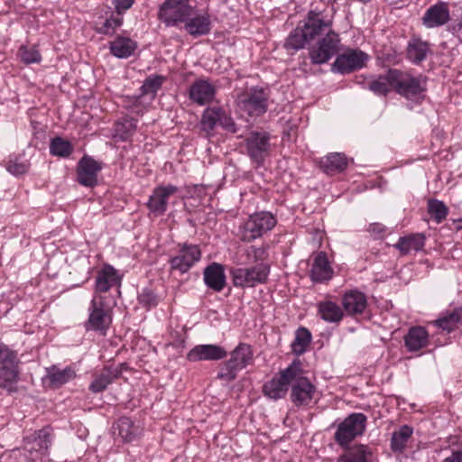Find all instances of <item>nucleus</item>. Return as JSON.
<instances>
[{
  "instance_id": "obj_43",
  "label": "nucleus",
  "mask_w": 462,
  "mask_h": 462,
  "mask_svg": "<svg viewBox=\"0 0 462 462\" xmlns=\"http://www.w3.org/2000/svg\"><path fill=\"white\" fill-rule=\"evenodd\" d=\"M428 213L436 223L439 224L446 219L448 208L443 201L430 199L428 200Z\"/></svg>"
},
{
  "instance_id": "obj_1",
  "label": "nucleus",
  "mask_w": 462,
  "mask_h": 462,
  "mask_svg": "<svg viewBox=\"0 0 462 462\" xmlns=\"http://www.w3.org/2000/svg\"><path fill=\"white\" fill-rule=\"evenodd\" d=\"M333 30V15L326 9H311L287 37L285 48L299 51L310 43Z\"/></svg>"
},
{
  "instance_id": "obj_48",
  "label": "nucleus",
  "mask_w": 462,
  "mask_h": 462,
  "mask_svg": "<svg viewBox=\"0 0 462 462\" xmlns=\"http://www.w3.org/2000/svg\"><path fill=\"white\" fill-rule=\"evenodd\" d=\"M29 164L20 158H10L6 164V170L14 176L24 174L28 171Z\"/></svg>"
},
{
  "instance_id": "obj_40",
  "label": "nucleus",
  "mask_w": 462,
  "mask_h": 462,
  "mask_svg": "<svg viewBox=\"0 0 462 462\" xmlns=\"http://www.w3.org/2000/svg\"><path fill=\"white\" fill-rule=\"evenodd\" d=\"M311 340L312 336L310 330L304 327L299 328L295 331L294 339L291 344V352L298 356L303 355L310 345Z\"/></svg>"
},
{
  "instance_id": "obj_13",
  "label": "nucleus",
  "mask_w": 462,
  "mask_h": 462,
  "mask_svg": "<svg viewBox=\"0 0 462 462\" xmlns=\"http://www.w3.org/2000/svg\"><path fill=\"white\" fill-rule=\"evenodd\" d=\"M268 95L263 88H251L237 97L241 110L251 116H259L267 110Z\"/></svg>"
},
{
  "instance_id": "obj_39",
  "label": "nucleus",
  "mask_w": 462,
  "mask_h": 462,
  "mask_svg": "<svg viewBox=\"0 0 462 462\" xmlns=\"http://www.w3.org/2000/svg\"><path fill=\"white\" fill-rule=\"evenodd\" d=\"M430 51L429 43L420 39H413L409 42L407 57L414 64H419L427 58Z\"/></svg>"
},
{
  "instance_id": "obj_32",
  "label": "nucleus",
  "mask_w": 462,
  "mask_h": 462,
  "mask_svg": "<svg viewBox=\"0 0 462 462\" xmlns=\"http://www.w3.org/2000/svg\"><path fill=\"white\" fill-rule=\"evenodd\" d=\"M116 429L118 430V437L124 442H132L142 434L140 424L133 421L128 417H121L116 422Z\"/></svg>"
},
{
  "instance_id": "obj_8",
  "label": "nucleus",
  "mask_w": 462,
  "mask_h": 462,
  "mask_svg": "<svg viewBox=\"0 0 462 462\" xmlns=\"http://www.w3.org/2000/svg\"><path fill=\"white\" fill-rule=\"evenodd\" d=\"M367 418L364 413L349 414L337 427L334 439L341 447H347L356 437L362 436L366 428Z\"/></svg>"
},
{
  "instance_id": "obj_25",
  "label": "nucleus",
  "mask_w": 462,
  "mask_h": 462,
  "mask_svg": "<svg viewBox=\"0 0 462 462\" xmlns=\"http://www.w3.org/2000/svg\"><path fill=\"white\" fill-rule=\"evenodd\" d=\"M122 276L110 264H104L98 271L95 282V295L107 292L111 288L121 285Z\"/></svg>"
},
{
  "instance_id": "obj_51",
  "label": "nucleus",
  "mask_w": 462,
  "mask_h": 462,
  "mask_svg": "<svg viewBox=\"0 0 462 462\" xmlns=\"http://www.w3.org/2000/svg\"><path fill=\"white\" fill-rule=\"evenodd\" d=\"M367 231L374 236V238H382L386 231V227L380 223L370 224Z\"/></svg>"
},
{
  "instance_id": "obj_4",
  "label": "nucleus",
  "mask_w": 462,
  "mask_h": 462,
  "mask_svg": "<svg viewBox=\"0 0 462 462\" xmlns=\"http://www.w3.org/2000/svg\"><path fill=\"white\" fill-rule=\"evenodd\" d=\"M18 353L0 342V388L14 391L19 380Z\"/></svg>"
},
{
  "instance_id": "obj_24",
  "label": "nucleus",
  "mask_w": 462,
  "mask_h": 462,
  "mask_svg": "<svg viewBox=\"0 0 462 462\" xmlns=\"http://www.w3.org/2000/svg\"><path fill=\"white\" fill-rule=\"evenodd\" d=\"M125 367V364L105 366L98 374L94 375V379L89 384V391L94 393L104 392L109 384L121 376Z\"/></svg>"
},
{
  "instance_id": "obj_28",
  "label": "nucleus",
  "mask_w": 462,
  "mask_h": 462,
  "mask_svg": "<svg viewBox=\"0 0 462 462\" xmlns=\"http://www.w3.org/2000/svg\"><path fill=\"white\" fill-rule=\"evenodd\" d=\"M366 305V296L357 290L348 291L342 297V306L349 315L363 313Z\"/></svg>"
},
{
  "instance_id": "obj_37",
  "label": "nucleus",
  "mask_w": 462,
  "mask_h": 462,
  "mask_svg": "<svg viewBox=\"0 0 462 462\" xmlns=\"http://www.w3.org/2000/svg\"><path fill=\"white\" fill-rule=\"evenodd\" d=\"M76 377V372L71 367L59 369L56 367L49 368L47 378L52 387L58 388Z\"/></svg>"
},
{
  "instance_id": "obj_3",
  "label": "nucleus",
  "mask_w": 462,
  "mask_h": 462,
  "mask_svg": "<svg viewBox=\"0 0 462 462\" xmlns=\"http://www.w3.org/2000/svg\"><path fill=\"white\" fill-rule=\"evenodd\" d=\"M276 224L277 219L271 212H255L239 226V238L245 243H251L270 232Z\"/></svg>"
},
{
  "instance_id": "obj_7",
  "label": "nucleus",
  "mask_w": 462,
  "mask_h": 462,
  "mask_svg": "<svg viewBox=\"0 0 462 462\" xmlns=\"http://www.w3.org/2000/svg\"><path fill=\"white\" fill-rule=\"evenodd\" d=\"M300 360L294 359L291 364L280 372L279 376L273 377L263 385L264 394L273 400L283 398L293 379H296L300 372Z\"/></svg>"
},
{
  "instance_id": "obj_20",
  "label": "nucleus",
  "mask_w": 462,
  "mask_h": 462,
  "mask_svg": "<svg viewBox=\"0 0 462 462\" xmlns=\"http://www.w3.org/2000/svg\"><path fill=\"white\" fill-rule=\"evenodd\" d=\"M450 20L449 6L447 2L439 1L430 5L421 17V23L427 29L443 26Z\"/></svg>"
},
{
  "instance_id": "obj_17",
  "label": "nucleus",
  "mask_w": 462,
  "mask_h": 462,
  "mask_svg": "<svg viewBox=\"0 0 462 462\" xmlns=\"http://www.w3.org/2000/svg\"><path fill=\"white\" fill-rule=\"evenodd\" d=\"M368 56L357 50H348L347 51L337 56L331 66L333 72L347 74L365 66Z\"/></svg>"
},
{
  "instance_id": "obj_5",
  "label": "nucleus",
  "mask_w": 462,
  "mask_h": 462,
  "mask_svg": "<svg viewBox=\"0 0 462 462\" xmlns=\"http://www.w3.org/2000/svg\"><path fill=\"white\" fill-rule=\"evenodd\" d=\"M253 350L248 344L239 343L231 352L230 358L221 366L217 377L226 382L236 379L237 373L253 362Z\"/></svg>"
},
{
  "instance_id": "obj_30",
  "label": "nucleus",
  "mask_w": 462,
  "mask_h": 462,
  "mask_svg": "<svg viewBox=\"0 0 462 462\" xmlns=\"http://www.w3.org/2000/svg\"><path fill=\"white\" fill-rule=\"evenodd\" d=\"M137 49V43L129 37L116 36L109 42L110 53L118 59H127Z\"/></svg>"
},
{
  "instance_id": "obj_53",
  "label": "nucleus",
  "mask_w": 462,
  "mask_h": 462,
  "mask_svg": "<svg viewBox=\"0 0 462 462\" xmlns=\"http://www.w3.org/2000/svg\"><path fill=\"white\" fill-rule=\"evenodd\" d=\"M443 462H462V451H455L446 457Z\"/></svg>"
},
{
  "instance_id": "obj_31",
  "label": "nucleus",
  "mask_w": 462,
  "mask_h": 462,
  "mask_svg": "<svg viewBox=\"0 0 462 462\" xmlns=\"http://www.w3.org/2000/svg\"><path fill=\"white\" fill-rule=\"evenodd\" d=\"M425 239V236L420 233L411 234L401 236L393 246L400 251L402 255H406L422 250Z\"/></svg>"
},
{
  "instance_id": "obj_41",
  "label": "nucleus",
  "mask_w": 462,
  "mask_h": 462,
  "mask_svg": "<svg viewBox=\"0 0 462 462\" xmlns=\"http://www.w3.org/2000/svg\"><path fill=\"white\" fill-rule=\"evenodd\" d=\"M412 433L413 429L408 425H402L398 430L393 432L391 438L392 450L393 452H402Z\"/></svg>"
},
{
  "instance_id": "obj_45",
  "label": "nucleus",
  "mask_w": 462,
  "mask_h": 462,
  "mask_svg": "<svg viewBox=\"0 0 462 462\" xmlns=\"http://www.w3.org/2000/svg\"><path fill=\"white\" fill-rule=\"evenodd\" d=\"M123 23V16L116 13V15L112 14L107 18L97 29V32L102 34L110 35L113 34L116 28L120 27Z\"/></svg>"
},
{
  "instance_id": "obj_22",
  "label": "nucleus",
  "mask_w": 462,
  "mask_h": 462,
  "mask_svg": "<svg viewBox=\"0 0 462 462\" xmlns=\"http://www.w3.org/2000/svg\"><path fill=\"white\" fill-rule=\"evenodd\" d=\"M216 86L207 79H197L189 87V99L199 105L205 106L212 102L216 96Z\"/></svg>"
},
{
  "instance_id": "obj_6",
  "label": "nucleus",
  "mask_w": 462,
  "mask_h": 462,
  "mask_svg": "<svg viewBox=\"0 0 462 462\" xmlns=\"http://www.w3.org/2000/svg\"><path fill=\"white\" fill-rule=\"evenodd\" d=\"M192 14L193 6L189 0H165L159 7L158 19L167 27H176Z\"/></svg>"
},
{
  "instance_id": "obj_19",
  "label": "nucleus",
  "mask_w": 462,
  "mask_h": 462,
  "mask_svg": "<svg viewBox=\"0 0 462 462\" xmlns=\"http://www.w3.org/2000/svg\"><path fill=\"white\" fill-rule=\"evenodd\" d=\"M101 169L102 165L100 162L90 156L84 155L78 163V182L85 187L96 186L97 183V174Z\"/></svg>"
},
{
  "instance_id": "obj_44",
  "label": "nucleus",
  "mask_w": 462,
  "mask_h": 462,
  "mask_svg": "<svg viewBox=\"0 0 462 462\" xmlns=\"http://www.w3.org/2000/svg\"><path fill=\"white\" fill-rule=\"evenodd\" d=\"M164 81V76L150 75L145 79L141 87L142 95H151L152 97H154Z\"/></svg>"
},
{
  "instance_id": "obj_11",
  "label": "nucleus",
  "mask_w": 462,
  "mask_h": 462,
  "mask_svg": "<svg viewBox=\"0 0 462 462\" xmlns=\"http://www.w3.org/2000/svg\"><path fill=\"white\" fill-rule=\"evenodd\" d=\"M200 125L202 131H204L207 135H211L216 126H220L225 131L232 134L237 132L234 119L220 106L206 108L202 113Z\"/></svg>"
},
{
  "instance_id": "obj_27",
  "label": "nucleus",
  "mask_w": 462,
  "mask_h": 462,
  "mask_svg": "<svg viewBox=\"0 0 462 462\" xmlns=\"http://www.w3.org/2000/svg\"><path fill=\"white\" fill-rule=\"evenodd\" d=\"M203 280L208 288L216 292L222 291L226 284L224 266L218 263H210L204 269Z\"/></svg>"
},
{
  "instance_id": "obj_9",
  "label": "nucleus",
  "mask_w": 462,
  "mask_h": 462,
  "mask_svg": "<svg viewBox=\"0 0 462 462\" xmlns=\"http://www.w3.org/2000/svg\"><path fill=\"white\" fill-rule=\"evenodd\" d=\"M316 44L310 49V59L313 64H324L341 50L339 34L330 31L316 40Z\"/></svg>"
},
{
  "instance_id": "obj_33",
  "label": "nucleus",
  "mask_w": 462,
  "mask_h": 462,
  "mask_svg": "<svg viewBox=\"0 0 462 462\" xmlns=\"http://www.w3.org/2000/svg\"><path fill=\"white\" fill-rule=\"evenodd\" d=\"M434 325L447 332L455 330L462 325V308L447 310L434 321Z\"/></svg>"
},
{
  "instance_id": "obj_14",
  "label": "nucleus",
  "mask_w": 462,
  "mask_h": 462,
  "mask_svg": "<svg viewBox=\"0 0 462 462\" xmlns=\"http://www.w3.org/2000/svg\"><path fill=\"white\" fill-rule=\"evenodd\" d=\"M270 146V134L266 132H251L245 138L246 153L257 165H263Z\"/></svg>"
},
{
  "instance_id": "obj_52",
  "label": "nucleus",
  "mask_w": 462,
  "mask_h": 462,
  "mask_svg": "<svg viewBox=\"0 0 462 462\" xmlns=\"http://www.w3.org/2000/svg\"><path fill=\"white\" fill-rule=\"evenodd\" d=\"M450 31L454 36L462 42V17L451 25Z\"/></svg>"
},
{
  "instance_id": "obj_50",
  "label": "nucleus",
  "mask_w": 462,
  "mask_h": 462,
  "mask_svg": "<svg viewBox=\"0 0 462 462\" xmlns=\"http://www.w3.org/2000/svg\"><path fill=\"white\" fill-rule=\"evenodd\" d=\"M116 13L123 14L126 10L130 9L134 0H112Z\"/></svg>"
},
{
  "instance_id": "obj_21",
  "label": "nucleus",
  "mask_w": 462,
  "mask_h": 462,
  "mask_svg": "<svg viewBox=\"0 0 462 462\" xmlns=\"http://www.w3.org/2000/svg\"><path fill=\"white\" fill-rule=\"evenodd\" d=\"M227 355L226 350L218 345L205 344L198 345L191 348L187 354L189 362L218 361L224 359Z\"/></svg>"
},
{
  "instance_id": "obj_2",
  "label": "nucleus",
  "mask_w": 462,
  "mask_h": 462,
  "mask_svg": "<svg viewBox=\"0 0 462 462\" xmlns=\"http://www.w3.org/2000/svg\"><path fill=\"white\" fill-rule=\"evenodd\" d=\"M269 246L250 245L245 249V255L249 262L254 265L250 267L234 268L231 271V277L235 287L245 288L254 287L258 284L267 282L271 271L269 258Z\"/></svg>"
},
{
  "instance_id": "obj_34",
  "label": "nucleus",
  "mask_w": 462,
  "mask_h": 462,
  "mask_svg": "<svg viewBox=\"0 0 462 462\" xmlns=\"http://www.w3.org/2000/svg\"><path fill=\"white\" fill-rule=\"evenodd\" d=\"M393 69H389L386 74L371 79L367 82V88L376 96H386L391 88H394L395 81L392 79Z\"/></svg>"
},
{
  "instance_id": "obj_12",
  "label": "nucleus",
  "mask_w": 462,
  "mask_h": 462,
  "mask_svg": "<svg viewBox=\"0 0 462 462\" xmlns=\"http://www.w3.org/2000/svg\"><path fill=\"white\" fill-rule=\"evenodd\" d=\"M88 319L86 323L87 329L106 333L112 322L111 309L106 305L105 297L94 295L88 308Z\"/></svg>"
},
{
  "instance_id": "obj_47",
  "label": "nucleus",
  "mask_w": 462,
  "mask_h": 462,
  "mask_svg": "<svg viewBox=\"0 0 462 462\" xmlns=\"http://www.w3.org/2000/svg\"><path fill=\"white\" fill-rule=\"evenodd\" d=\"M367 448L365 446H358L356 449L343 455L342 462H367Z\"/></svg>"
},
{
  "instance_id": "obj_36",
  "label": "nucleus",
  "mask_w": 462,
  "mask_h": 462,
  "mask_svg": "<svg viewBox=\"0 0 462 462\" xmlns=\"http://www.w3.org/2000/svg\"><path fill=\"white\" fill-rule=\"evenodd\" d=\"M136 131V121L134 118H123L116 123L113 138L116 141H128Z\"/></svg>"
},
{
  "instance_id": "obj_46",
  "label": "nucleus",
  "mask_w": 462,
  "mask_h": 462,
  "mask_svg": "<svg viewBox=\"0 0 462 462\" xmlns=\"http://www.w3.org/2000/svg\"><path fill=\"white\" fill-rule=\"evenodd\" d=\"M18 54L25 64L39 63L42 60V56L35 47L21 46Z\"/></svg>"
},
{
  "instance_id": "obj_35",
  "label": "nucleus",
  "mask_w": 462,
  "mask_h": 462,
  "mask_svg": "<svg viewBox=\"0 0 462 462\" xmlns=\"http://www.w3.org/2000/svg\"><path fill=\"white\" fill-rule=\"evenodd\" d=\"M348 160L344 153L332 152L323 158L320 162L321 168L328 174L342 172L346 169Z\"/></svg>"
},
{
  "instance_id": "obj_16",
  "label": "nucleus",
  "mask_w": 462,
  "mask_h": 462,
  "mask_svg": "<svg viewBox=\"0 0 462 462\" xmlns=\"http://www.w3.org/2000/svg\"><path fill=\"white\" fill-rule=\"evenodd\" d=\"M303 374L302 364L300 363L299 374L291 383V400L297 407L308 406L316 392V387Z\"/></svg>"
},
{
  "instance_id": "obj_23",
  "label": "nucleus",
  "mask_w": 462,
  "mask_h": 462,
  "mask_svg": "<svg viewBox=\"0 0 462 462\" xmlns=\"http://www.w3.org/2000/svg\"><path fill=\"white\" fill-rule=\"evenodd\" d=\"M184 28L187 32L193 37L208 34L211 30L209 14L206 11L199 13L193 6V14L189 15V18L185 20Z\"/></svg>"
},
{
  "instance_id": "obj_10",
  "label": "nucleus",
  "mask_w": 462,
  "mask_h": 462,
  "mask_svg": "<svg viewBox=\"0 0 462 462\" xmlns=\"http://www.w3.org/2000/svg\"><path fill=\"white\" fill-rule=\"evenodd\" d=\"M201 257L202 252L199 245L178 244L176 254L169 260L171 270L184 274L195 266Z\"/></svg>"
},
{
  "instance_id": "obj_42",
  "label": "nucleus",
  "mask_w": 462,
  "mask_h": 462,
  "mask_svg": "<svg viewBox=\"0 0 462 462\" xmlns=\"http://www.w3.org/2000/svg\"><path fill=\"white\" fill-rule=\"evenodd\" d=\"M50 152L54 156L67 158L73 152V146L61 137H54L51 140Z\"/></svg>"
},
{
  "instance_id": "obj_38",
  "label": "nucleus",
  "mask_w": 462,
  "mask_h": 462,
  "mask_svg": "<svg viewBox=\"0 0 462 462\" xmlns=\"http://www.w3.org/2000/svg\"><path fill=\"white\" fill-rule=\"evenodd\" d=\"M318 309L321 319L327 322L338 323L343 319V310L333 301L319 302Z\"/></svg>"
},
{
  "instance_id": "obj_29",
  "label": "nucleus",
  "mask_w": 462,
  "mask_h": 462,
  "mask_svg": "<svg viewBox=\"0 0 462 462\" xmlns=\"http://www.w3.org/2000/svg\"><path fill=\"white\" fill-rule=\"evenodd\" d=\"M405 346L410 352H416L429 344V333L425 328L417 326L408 330L404 337Z\"/></svg>"
},
{
  "instance_id": "obj_26",
  "label": "nucleus",
  "mask_w": 462,
  "mask_h": 462,
  "mask_svg": "<svg viewBox=\"0 0 462 462\" xmlns=\"http://www.w3.org/2000/svg\"><path fill=\"white\" fill-rule=\"evenodd\" d=\"M333 269L324 252H319L313 259L310 272V280L316 283H322L329 281L333 276Z\"/></svg>"
},
{
  "instance_id": "obj_49",
  "label": "nucleus",
  "mask_w": 462,
  "mask_h": 462,
  "mask_svg": "<svg viewBox=\"0 0 462 462\" xmlns=\"http://www.w3.org/2000/svg\"><path fill=\"white\" fill-rule=\"evenodd\" d=\"M138 300L141 305L146 309L153 308L157 305V297L150 289H143L138 296Z\"/></svg>"
},
{
  "instance_id": "obj_18",
  "label": "nucleus",
  "mask_w": 462,
  "mask_h": 462,
  "mask_svg": "<svg viewBox=\"0 0 462 462\" xmlns=\"http://www.w3.org/2000/svg\"><path fill=\"white\" fill-rule=\"evenodd\" d=\"M178 190L179 188L172 184L160 185L154 188L146 203L150 214L154 217L164 215L168 209L169 198L177 193Z\"/></svg>"
},
{
  "instance_id": "obj_15",
  "label": "nucleus",
  "mask_w": 462,
  "mask_h": 462,
  "mask_svg": "<svg viewBox=\"0 0 462 462\" xmlns=\"http://www.w3.org/2000/svg\"><path fill=\"white\" fill-rule=\"evenodd\" d=\"M392 79L395 81L394 89L406 98L418 97L425 90V85L421 78L413 77L398 69L393 70Z\"/></svg>"
}]
</instances>
